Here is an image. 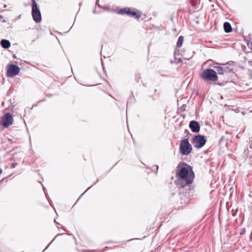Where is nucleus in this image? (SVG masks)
I'll return each instance as SVG.
<instances>
[{
    "mask_svg": "<svg viewBox=\"0 0 252 252\" xmlns=\"http://www.w3.org/2000/svg\"><path fill=\"white\" fill-rule=\"evenodd\" d=\"M32 14L33 20L36 23L40 22L42 20L41 14L35 0H32Z\"/></svg>",
    "mask_w": 252,
    "mask_h": 252,
    "instance_id": "3",
    "label": "nucleus"
},
{
    "mask_svg": "<svg viewBox=\"0 0 252 252\" xmlns=\"http://www.w3.org/2000/svg\"><path fill=\"white\" fill-rule=\"evenodd\" d=\"M47 248H48V246L47 247H46V248L44 250H45L46 249H47Z\"/></svg>",
    "mask_w": 252,
    "mask_h": 252,
    "instance_id": "31",
    "label": "nucleus"
},
{
    "mask_svg": "<svg viewBox=\"0 0 252 252\" xmlns=\"http://www.w3.org/2000/svg\"><path fill=\"white\" fill-rule=\"evenodd\" d=\"M54 241V239H53V240L51 241V242H50V244H51V243H52Z\"/></svg>",
    "mask_w": 252,
    "mask_h": 252,
    "instance_id": "26",
    "label": "nucleus"
},
{
    "mask_svg": "<svg viewBox=\"0 0 252 252\" xmlns=\"http://www.w3.org/2000/svg\"><path fill=\"white\" fill-rule=\"evenodd\" d=\"M0 45L2 48L8 49L10 47L11 44L9 40L6 39H2L0 41Z\"/></svg>",
    "mask_w": 252,
    "mask_h": 252,
    "instance_id": "9",
    "label": "nucleus"
},
{
    "mask_svg": "<svg viewBox=\"0 0 252 252\" xmlns=\"http://www.w3.org/2000/svg\"><path fill=\"white\" fill-rule=\"evenodd\" d=\"M54 241V239H53V240L51 241V242H50V244H51V243H52Z\"/></svg>",
    "mask_w": 252,
    "mask_h": 252,
    "instance_id": "24",
    "label": "nucleus"
},
{
    "mask_svg": "<svg viewBox=\"0 0 252 252\" xmlns=\"http://www.w3.org/2000/svg\"><path fill=\"white\" fill-rule=\"evenodd\" d=\"M54 241V239H53V240L51 241V242H50V244H51V243H52Z\"/></svg>",
    "mask_w": 252,
    "mask_h": 252,
    "instance_id": "23",
    "label": "nucleus"
},
{
    "mask_svg": "<svg viewBox=\"0 0 252 252\" xmlns=\"http://www.w3.org/2000/svg\"><path fill=\"white\" fill-rule=\"evenodd\" d=\"M54 241V239H53V240L51 241V242H50V244H51V243H52Z\"/></svg>",
    "mask_w": 252,
    "mask_h": 252,
    "instance_id": "25",
    "label": "nucleus"
},
{
    "mask_svg": "<svg viewBox=\"0 0 252 252\" xmlns=\"http://www.w3.org/2000/svg\"><path fill=\"white\" fill-rule=\"evenodd\" d=\"M13 121V119L11 115L9 113H7L1 118L0 124L4 127H7L12 124Z\"/></svg>",
    "mask_w": 252,
    "mask_h": 252,
    "instance_id": "6",
    "label": "nucleus"
},
{
    "mask_svg": "<svg viewBox=\"0 0 252 252\" xmlns=\"http://www.w3.org/2000/svg\"><path fill=\"white\" fill-rule=\"evenodd\" d=\"M224 31L226 33H229L232 31V28L230 24L227 22H225L223 24Z\"/></svg>",
    "mask_w": 252,
    "mask_h": 252,
    "instance_id": "10",
    "label": "nucleus"
},
{
    "mask_svg": "<svg viewBox=\"0 0 252 252\" xmlns=\"http://www.w3.org/2000/svg\"><path fill=\"white\" fill-rule=\"evenodd\" d=\"M206 142V139L204 135H195L192 139V143L196 148H201L204 146Z\"/></svg>",
    "mask_w": 252,
    "mask_h": 252,
    "instance_id": "5",
    "label": "nucleus"
},
{
    "mask_svg": "<svg viewBox=\"0 0 252 252\" xmlns=\"http://www.w3.org/2000/svg\"><path fill=\"white\" fill-rule=\"evenodd\" d=\"M91 187H92V186H91V187H89V188L87 189V190L84 192V193H85V192H86L88 189H89L91 188Z\"/></svg>",
    "mask_w": 252,
    "mask_h": 252,
    "instance_id": "21",
    "label": "nucleus"
},
{
    "mask_svg": "<svg viewBox=\"0 0 252 252\" xmlns=\"http://www.w3.org/2000/svg\"><path fill=\"white\" fill-rule=\"evenodd\" d=\"M63 235V234H58L57 235V236H58V235Z\"/></svg>",
    "mask_w": 252,
    "mask_h": 252,
    "instance_id": "30",
    "label": "nucleus"
},
{
    "mask_svg": "<svg viewBox=\"0 0 252 252\" xmlns=\"http://www.w3.org/2000/svg\"><path fill=\"white\" fill-rule=\"evenodd\" d=\"M17 163H13L11 164V167L12 168H15L16 166L17 165Z\"/></svg>",
    "mask_w": 252,
    "mask_h": 252,
    "instance_id": "16",
    "label": "nucleus"
},
{
    "mask_svg": "<svg viewBox=\"0 0 252 252\" xmlns=\"http://www.w3.org/2000/svg\"><path fill=\"white\" fill-rule=\"evenodd\" d=\"M223 68L224 74L233 72V68L226 66L225 64L223 66Z\"/></svg>",
    "mask_w": 252,
    "mask_h": 252,
    "instance_id": "13",
    "label": "nucleus"
},
{
    "mask_svg": "<svg viewBox=\"0 0 252 252\" xmlns=\"http://www.w3.org/2000/svg\"><path fill=\"white\" fill-rule=\"evenodd\" d=\"M190 187H191V186H189V189H193V187H192L191 188Z\"/></svg>",
    "mask_w": 252,
    "mask_h": 252,
    "instance_id": "22",
    "label": "nucleus"
},
{
    "mask_svg": "<svg viewBox=\"0 0 252 252\" xmlns=\"http://www.w3.org/2000/svg\"><path fill=\"white\" fill-rule=\"evenodd\" d=\"M214 67L216 69L218 74L221 75L224 74L223 67L220 66H214Z\"/></svg>",
    "mask_w": 252,
    "mask_h": 252,
    "instance_id": "14",
    "label": "nucleus"
},
{
    "mask_svg": "<svg viewBox=\"0 0 252 252\" xmlns=\"http://www.w3.org/2000/svg\"><path fill=\"white\" fill-rule=\"evenodd\" d=\"M2 170L1 168H0V175L2 173Z\"/></svg>",
    "mask_w": 252,
    "mask_h": 252,
    "instance_id": "20",
    "label": "nucleus"
},
{
    "mask_svg": "<svg viewBox=\"0 0 252 252\" xmlns=\"http://www.w3.org/2000/svg\"><path fill=\"white\" fill-rule=\"evenodd\" d=\"M153 167H155V168H156V169H157V170H158V165H155V166H153Z\"/></svg>",
    "mask_w": 252,
    "mask_h": 252,
    "instance_id": "18",
    "label": "nucleus"
},
{
    "mask_svg": "<svg viewBox=\"0 0 252 252\" xmlns=\"http://www.w3.org/2000/svg\"><path fill=\"white\" fill-rule=\"evenodd\" d=\"M43 190H44V191H45V188H44V187H43Z\"/></svg>",
    "mask_w": 252,
    "mask_h": 252,
    "instance_id": "29",
    "label": "nucleus"
},
{
    "mask_svg": "<svg viewBox=\"0 0 252 252\" xmlns=\"http://www.w3.org/2000/svg\"><path fill=\"white\" fill-rule=\"evenodd\" d=\"M245 228H244V229H243L242 230L241 232H240V234H241V235H242V234H244V233H245Z\"/></svg>",
    "mask_w": 252,
    "mask_h": 252,
    "instance_id": "17",
    "label": "nucleus"
},
{
    "mask_svg": "<svg viewBox=\"0 0 252 252\" xmlns=\"http://www.w3.org/2000/svg\"><path fill=\"white\" fill-rule=\"evenodd\" d=\"M178 184L181 187L190 185L194 178L192 167L186 163L180 162L177 167Z\"/></svg>",
    "mask_w": 252,
    "mask_h": 252,
    "instance_id": "1",
    "label": "nucleus"
},
{
    "mask_svg": "<svg viewBox=\"0 0 252 252\" xmlns=\"http://www.w3.org/2000/svg\"><path fill=\"white\" fill-rule=\"evenodd\" d=\"M201 77L205 80L216 81L218 79L217 72L212 69L204 70L202 73Z\"/></svg>",
    "mask_w": 252,
    "mask_h": 252,
    "instance_id": "2",
    "label": "nucleus"
},
{
    "mask_svg": "<svg viewBox=\"0 0 252 252\" xmlns=\"http://www.w3.org/2000/svg\"><path fill=\"white\" fill-rule=\"evenodd\" d=\"M180 150L181 153L183 155H188L191 152L192 147L188 139H184L181 141Z\"/></svg>",
    "mask_w": 252,
    "mask_h": 252,
    "instance_id": "4",
    "label": "nucleus"
},
{
    "mask_svg": "<svg viewBox=\"0 0 252 252\" xmlns=\"http://www.w3.org/2000/svg\"><path fill=\"white\" fill-rule=\"evenodd\" d=\"M141 16V13L135 9L133 10H131L130 16L131 17H134L136 19H139Z\"/></svg>",
    "mask_w": 252,
    "mask_h": 252,
    "instance_id": "11",
    "label": "nucleus"
},
{
    "mask_svg": "<svg viewBox=\"0 0 252 252\" xmlns=\"http://www.w3.org/2000/svg\"><path fill=\"white\" fill-rule=\"evenodd\" d=\"M189 127L193 132H198L200 129L199 123L195 121H191L189 124Z\"/></svg>",
    "mask_w": 252,
    "mask_h": 252,
    "instance_id": "8",
    "label": "nucleus"
},
{
    "mask_svg": "<svg viewBox=\"0 0 252 252\" xmlns=\"http://www.w3.org/2000/svg\"><path fill=\"white\" fill-rule=\"evenodd\" d=\"M119 13L121 14H126L130 16L131 13V9L129 8H125L121 9L119 11Z\"/></svg>",
    "mask_w": 252,
    "mask_h": 252,
    "instance_id": "12",
    "label": "nucleus"
},
{
    "mask_svg": "<svg viewBox=\"0 0 252 252\" xmlns=\"http://www.w3.org/2000/svg\"><path fill=\"white\" fill-rule=\"evenodd\" d=\"M250 196H252V190L250 192V195H249Z\"/></svg>",
    "mask_w": 252,
    "mask_h": 252,
    "instance_id": "19",
    "label": "nucleus"
},
{
    "mask_svg": "<svg viewBox=\"0 0 252 252\" xmlns=\"http://www.w3.org/2000/svg\"><path fill=\"white\" fill-rule=\"evenodd\" d=\"M20 68L15 64H11L7 68L6 75L8 77H13L18 74Z\"/></svg>",
    "mask_w": 252,
    "mask_h": 252,
    "instance_id": "7",
    "label": "nucleus"
},
{
    "mask_svg": "<svg viewBox=\"0 0 252 252\" xmlns=\"http://www.w3.org/2000/svg\"><path fill=\"white\" fill-rule=\"evenodd\" d=\"M184 41V37L183 36H180L178 39L177 42V47L178 48H180L182 46L183 44V42Z\"/></svg>",
    "mask_w": 252,
    "mask_h": 252,
    "instance_id": "15",
    "label": "nucleus"
},
{
    "mask_svg": "<svg viewBox=\"0 0 252 252\" xmlns=\"http://www.w3.org/2000/svg\"><path fill=\"white\" fill-rule=\"evenodd\" d=\"M54 241V239H53V240L51 241V242H50V244H51V243H52Z\"/></svg>",
    "mask_w": 252,
    "mask_h": 252,
    "instance_id": "28",
    "label": "nucleus"
},
{
    "mask_svg": "<svg viewBox=\"0 0 252 252\" xmlns=\"http://www.w3.org/2000/svg\"><path fill=\"white\" fill-rule=\"evenodd\" d=\"M54 241V239H53V240L51 241V242H50V244H51V243H52Z\"/></svg>",
    "mask_w": 252,
    "mask_h": 252,
    "instance_id": "27",
    "label": "nucleus"
}]
</instances>
